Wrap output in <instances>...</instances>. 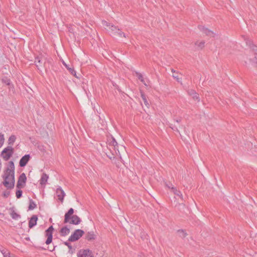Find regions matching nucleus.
Segmentation results:
<instances>
[{"label": "nucleus", "mask_w": 257, "mask_h": 257, "mask_svg": "<svg viewBox=\"0 0 257 257\" xmlns=\"http://www.w3.org/2000/svg\"><path fill=\"white\" fill-rule=\"evenodd\" d=\"M84 234V231L81 229H76L73 234L68 238L69 241H75L78 240Z\"/></svg>", "instance_id": "39448f33"}, {"label": "nucleus", "mask_w": 257, "mask_h": 257, "mask_svg": "<svg viewBox=\"0 0 257 257\" xmlns=\"http://www.w3.org/2000/svg\"><path fill=\"white\" fill-rule=\"evenodd\" d=\"M4 257H14V255L11 254L9 252H8Z\"/></svg>", "instance_id": "58836bf2"}, {"label": "nucleus", "mask_w": 257, "mask_h": 257, "mask_svg": "<svg viewBox=\"0 0 257 257\" xmlns=\"http://www.w3.org/2000/svg\"><path fill=\"white\" fill-rule=\"evenodd\" d=\"M4 136L3 134H0V148L2 146L4 142Z\"/></svg>", "instance_id": "473e14b6"}, {"label": "nucleus", "mask_w": 257, "mask_h": 257, "mask_svg": "<svg viewBox=\"0 0 257 257\" xmlns=\"http://www.w3.org/2000/svg\"><path fill=\"white\" fill-rule=\"evenodd\" d=\"M174 194L177 195V196L179 197L181 199H183V196L181 193V192L177 190L176 188H173V190H172Z\"/></svg>", "instance_id": "a878e982"}, {"label": "nucleus", "mask_w": 257, "mask_h": 257, "mask_svg": "<svg viewBox=\"0 0 257 257\" xmlns=\"http://www.w3.org/2000/svg\"><path fill=\"white\" fill-rule=\"evenodd\" d=\"M22 191L19 189L16 191V195L17 198H20L22 196Z\"/></svg>", "instance_id": "c756f323"}, {"label": "nucleus", "mask_w": 257, "mask_h": 257, "mask_svg": "<svg viewBox=\"0 0 257 257\" xmlns=\"http://www.w3.org/2000/svg\"><path fill=\"white\" fill-rule=\"evenodd\" d=\"M16 140V137L13 135H11L9 138V140H8V144L9 145H13L14 142H15Z\"/></svg>", "instance_id": "5701e85b"}, {"label": "nucleus", "mask_w": 257, "mask_h": 257, "mask_svg": "<svg viewBox=\"0 0 257 257\" xmlns=\"http://www.w3.org/2000/svg\"><path fill=\"white\" fill-rule=\"evenodd\" d=\"M1 251L3 254L4 256H5V254H6L7 253V251L5 250V249L1 250Z\"/></svg>", "instance_id": "a19ab883"}, {"label": "nucleus", "mask_w": 257, "mask_h": 257, "mask_svg": "<svg viewBox=\"0 0 257 257\" xmlns=\"http://www.w3.org/2000/svg\"><path fill=\"white\" fill-rule=\"evenodd\" d=\"M170 127L174 131H178L177 127H176L175 125H173L172 124H171L170 125Z\"/></svg>", "instance_id": "ea45409f"}, {"label": "nucleus", "mask_w": 257, "mask_h": 257, "mask_svg": "<svg viewBox=\"0 0 257 257\" xmlns=\"http://www.w3.org/2000/svg\"><path fill=\"white\" fill-rule=\"evenodd\" d=\"M2 82L6 84L7 85H10L11 83V80L10 79L8 78L7 77H4L2 80Z\"/></svg>", "instance_id": "cd10ccee"}, {"label": "nucleus", "mask_w": 257, "mask_h": 257, "mask_svg": "<svg viewBox=\"0 0 257 257\" xmlns=\"http://www.w3.org/2000/svg\"><path fill=\"white\" fill-rule=\"evenodd\" d=\"M74 213V209L71 208L66 212L64 216V223H69L74 225L79 224L81 220V219L76 215H73Z\"/></svg>", "instance_id": "f03ea898"}, {"label": "nucleus", "mask_w": 257, "mask_h": 257, "mask_svg": "<svg viewBox=\"0 0 257 257\" xmlns=\"http://www.w3.org/2000/svg\"><path fill=\"white\" fill-rule=\"evenodd\" d=\"M109 150L111 151H112V149L113 150V151L115 153L116 155H117V151L118 152V145L116 141L114 138H112V140L109 143Z\"/></svg>", "instance_id": "9b49d317"}, {"label": "nucleus", "mask_w": 257, "mask_h": 257, "mask_svg": "<svg viewBox=\"0 0 257 257\" xmlns=\"http://www.w3.org/2000/svg\"><path fill=\"white\" fill-rule=\"evenodd\" d=\"M53 232H46L45 231V235L47 237V239L46 241V243L47 244H49L52 241V237H53Z\"/></svg>", "instance_id": "dca6fc26"}, {"label": "nucleus", "mask_w": 257, "mask_h": 257, "mask_svg": "<svg viewBox=\"0 0 257 257\" xmlns=\"http://www.w3.org/2000/svg\"><path fill=\"white\" fill-rule=\"evenodd\" d=\"M45 60L42 57L38 56L35 58V63L38 70H41L44 67Z\"/></svg>", "instance_id": "0eeeda50"}, {"label": "nucleus", "mask_w": 257, "mask_h": 257, "mask_svg": "<svg viewBox=\"0 0 257 257\" xmlns=\"http://www.w3.org/2000/svg\"><path fill=\"white\" fill-rule=\"evenodd\" d=\"M195 45L198 47L199 49H202L205 46V41H202L201 42L197 41Z\"/></svg>", "instance_id": "b1692460"}, {"label": "nucleus", "mask_w": 257, "mask_h": 257, "mask_svg": "<svg viewBox=\"0 0 257 257\" xmlns=\"http://www.w3.org/2000/svg\"><path fill=\"white\" fill-rule=\"evenodd\" d=\"M4 181L2 184L7 189H12L15 186V165L13 161H10L8 166L4 171L2 176Z\"/></svg>", "instance_id": "f257e3e1"}, {"label": "nucleus", "mask_w": 257, "mask_h": 257, "mask_svg": "<svg viewBox=\"0 0 257 257\" xmlns=\"http://www.w3.org/2000/svg\"><path fill=\"white\" fill-rule=\"evenodd\" d=\"M56 194L58 199L61 202H63L64 200V197L65 196V193L64 190L62 189L61 187H59L57 188L56 191Z\"/></svg>", "instance_id": "9d476101"}, {"label": "nucleus", "mask_w": 257, "mask_h": 257, "mask_svg": "<svg viewBox=\"0 0 257 257\" xmlns=\"http://www.w3.org/2000/svg\"><path fill=\"white\" fill-rule=\"evenodd\" d=\"M14 149L12 146H8L1 153V156L4 160L8 161L13 155Z\"/></svg>", "instance_id": "20e7f679"}, {"label": "nucleus", "mask_w": 257, "mask_h": 257, "mask_svg": "<svg viewBox=\"0 0 257 257\" xmlns=\"http://www.w3.org/2000/svg\"><path fill=\"white\" fill-rule=\"evenodd\" d=\"M63 64L65 66V67L66 68H67L68 66H67V65H66L64 62H63Z\"/></svg>", "instance_id": "c03bdc74"}, {"label": "nucleus", "mask_w": 257, "mask_h": 257, "mask_svg": "<svg viewBox=\"0 0 257 257\" xmlns=\"http://www.w3.org/2000/svg\"><path fill=\"white\" fill-rule=\"evenodd\" d=\"M189 95H191L193 98L197 101H199V97L198 94H197L194 90L191 89L188 91Z\"/></svg>", "instance_id": "a211bd4d"}, {"label": "nucleus", "mask_w": 257, "mask_h": 257, "mask_svg": "<svg viewBox=\"0 0 257 257\" xmlns=\"http://www.w3.org/2000/svg\"><path fill=\"white\" fill-rule=\"evenodd\" d=\"M69 242V241L68 240L64 242L63 243L69 248L68 253L70 254H73L75 251V248L73 247Z\"/></svg>", "instance_id": "aec40b11"}, {"label": "nucleus", "mask_w": 257, "mask_h": 257, "mask_svg": "<svg viewBox=\"0 0 257 257\" xmlns=\"http://www.w3.org/2000/svg\"><path fill=\"white\" fill-rule=\"evenodd\" d=\"M38 220V217L36 215H33L30 218L29 221V227L30 228H33L34 226L37 224V221Z\"/></svg>", "instance_id": "4468645a"}, {"label": "nucleus", "mask_w": 257, "mask_h": 257, "mask_svg": "<svg viewBox=\"0 0 257 257\" xmlns=\"http://www.w3.org/2000/svg\"><path fill=\"white\" fill-rule=\"evenodd\" d=\"M102 25L104 28L108 31L110 35L116 36L117 31H118V27L108 23L106 21H102Z\"/></svg>", "instance_id": "7ed1b4c3"}, {"label": "nucleus", "mask_w": 257, "mask_h": 257, "mask_svg": "<svg viewBox=\"0 0 257 257\" xmlns=\"http://www.w3.org/2000/svg\"><path fill=\"white\" fill-rule=\"evenodd\" d=\"M252 53L254 55V58L253 59L250 58L249 59L257 64V46H252Z\"/></svg>", "instance_id": "2eb2a0df"}, {"label": "nucleus", "mask_w": 257, "mask_h": 257, "mask_svg": "<svg viewBox=\"0 0 257 257\" xmlns=\"http://www.w3.org/2000/svg\"><path fill=\"white\" fill-rule=\"evenodd\" d=\"M10 195V191H5L3 193V196L5 198H8Z\"/></svg>", "instance_id": "c9c22d12"}, {"label": "nucleus", "mask_w": 257, "mask_h": 257, "mask_svg": "<svg viewBox=\"0 0 257 257\" xmlns=\"http://www.w3.org/2000/svg\"><path fill=\"white\" fill-rule=\"evenodd\" d=\"M69 232L70 229L67 226L62 227L60 231V234L62 236H66Z\"/></svg>", "instance_id": "f3484780"}, {"label": "nucleus", "mask_w": 257, "mask_h": 257, "mask_svg": "<svg viewBox=\"0 0 257 257\" xmlns=\"http://www.w3.org/2000/svg\"><path fill=\"white\" fill-rule=\"evenodd\" d=\"M26 239L27 240H29L30 239V238H29V237H27V238H26Z\"/></svg>", "instance_id": "a18cd8bd"}, {"label": "nucleus", "mask_w": 257, "mask_h": 257, "mask_svg": "<svg viewBox=\"0 0 257 257\" xmlns=\"http://www.w3.org/2000/svg\"><path fill=\"white\" fill-rule=\"evenodd\" d=\"M48 178H49V177L46 174L43 173L42 174L41 179L40 180V184L42 185H45L46 184V182H47Z\"/></svg>", "instance_id": "6ab92c4d"}, {"label": "nucleus", "mask_w": 257, "mask_h": 257, "mask_svg": "<svg viewBox=\"0 0 257 257\" xmlns=\"http://www.w3.org/2000/svg\"><path fill=\"white\" fill-rule=\"evenodd\" d=\"M171 71H172V72L174 73L175 74L176 73V72H175V71L173 69H171Z\"/></svg>", "instance_id": "37998d69"}, {"label": "nucleus", "mask_w": 257, "mask_h": 257, "mask_svg": "<svg viewBox=\"0 0 257 257\" xmlns=\"http://www.w3.org/2000/svg\"><path fill=\"white\" fill-rule=\"evenodd\" d=\"M181 119L176 120V121L177 122H181Z\"/></svg>", "instance_id": "79ce46f5"}, {"label": "nucleus", "mask_w": 257, "mask_h": 257, "mask_svg": "<svg viewBox=\"0 0 257 257\" xmlns=\"http://www.w3.org/2000/svg\"><path fill=\"white\" fill-rule=\"evenodd\" d=\"M198 28L201 31H202L203 33L205 34L206 35L210 37L214 36V33L212 31H210L209 29H208L207 28H206L202 26H199Z\"/></svg>", "instance_id": "ddd939ff"}, {"label": "nucleus", "mask_w": 257, "mask_h": 257, "mask_svg": "<svg viewBox=\"0 0 257 257\" xmlns=\"http://www.w3.org/2000/svg\"><path fill=\"white\" fill-rule=\"evenodd\" d=\"M166 186L169 189H171L172 190H173V188H175V187H173V185L170 182L169 183H165Z\"/></svg>", "instance_id": "72a5a7b5"}, {"label": "nucleus", "mask_w": 257, "mask_h": 257, "mask_svg": "<svg viewBox=\"0 0 257 257\" xmlns=\"http://www.w3.org/2000/svg\"><path fill=\"white\" fill-rule=\"evenodd\" d=\"M115 36H118L120 37H124V38L126 37V36L125 35V34L123 32L121 31L118 28V31H117L116 35Z\"/></svg>", "instance_id": "bb28decb"}, {"label": "nucleus", "mask_w": 257, "mask_h": 257, "mask_svg": "<svg viewBox=\"0 0 257 257\" xmlns=\"http://www.w3.org/2000/svg\"><path fill=\"white\" fill-rule=\"evenodd\" d=\"M67 69L69 70V71L72 74L73 76H75L76 77H77L76 76V73L75 71L74 70L73 68H70L68 67Z\"/></svg>", "instance_id": "7c9ffc66"}, {"label": "nucleus", "mask_w": 257, "mask_h": 257, "mask_svg": "<svg viewBox=\"0 0 257 257\" xmlns=\"http://www.w3.org/2000/svg\"><path fill=\"white\" fill-rule=\"evenodd\" d=\"M27 180V177L24 173L20 175L19 177L18 181L17 184V188L19 189L23 188L25 187Z\"/></svg>", "instance_id": "423d86ee"}, {"label": "nucleus", "mask_w": 257, "mask_h": 257, "mask_svg": "<svg viewBox=\"0 0 257 257\" xmlns=\"http://www.w3.org/2000/svg\"><path fill=\"white\" fill-rule=\"evenodd\" d=\"M173 77L174 78L176 79L178 82L181 83V78L179 77L177 72H176L175 74H173Z\"/></svg>", "instance_id": "2f4dec72"}, {"label": "nucleus", "mask_w": 257, "mask_h": 257, "mask_svg": "<svg viewBox=\"0 0 257 257\" xmlns=\"http://www.w3.org/2000/svg\"><path fill=\"white\" fill-rule=\"evenodd\" d=\"M138 79L142 82H143L145 85H146V83H145V81H144V79L143 75L141 74H140V73H138Z\"/></svg>", "instance_id": "f704fd0d"}, {"label": "nucleus", "mask_w": 257, "mask_h": 257, "mask_svg": "<svg viewBox=\"0 0 257 257\" xmlns=\"http://www.w3.org/2000/svg\"><path fill=\"white\" fill-rule=\"evenodd\" d=\"M107 156L110 160L114 159L115 157V155L113 153H112L110 155H108L107 154Z\"/></svg>", "instance_id": "e433bc0d"}, {"label": "nucleus", "mask_w": 257, "mask_h": 257, "mask_svg": "<svg viewBox=\"0 0 257 257\" xmlns=\"http://www.w3.org/2000/svg\"><path fill=\"white\" fill-rule=\"evenodd\" d=\"M178 232L179 233L180 236L182 238H184L187 235L186 233L185 232V231L183 230H178Z\"/></svg>", "instance_id": "c85d7f7f"}, {"label": "nucleus", "mask_w": 257, "mask_h": 257, "mask_svg": "<svg viewBox=\"0 0 257 257\" xmlns=\"http://www.w3.org/2000/svg\"><path fill=\"white\" fill-rule=\"evenodd\" d=\"M97 235L93 231H88L85 234V238L89 241L95 240L97 238Z\"/></svg>", "instance_id": "1a4fd4ad"}, {"label": "nucleus", "mask_w": 257, "mask_h": 257, "mask_svg": "<svg viewBox=\"0 0 257 257\" xmlns=\"http://www.w3.org/2000/svg\"><path fill=\"white\" fill-rule=\"evenodd\" d=\"M30 155H25L20 160L19 165L21 167H25L30 159Z\"/></svg>", "instance_id": "f8f14e48"}, {"label": "nucleus", "mask_w": 257, "mask_h": 257, "mask_svg": "<svg viewBox=\"0 0 257 257\" xmlns=\"http://www.w3.org/2000/svg\"><path fill=\"white\" fill-rule=\"evenodd\" d=\"M37 207V205L35 202L32 199H30L29 200V210H33L36 208Z\"/></svg>", "instance_id": "4be33fe9"}, {"label": "nucleus", "mask_w": 257, "mask_h": 257, "mask_svg": "<svg viewBox=\"0 0 257 257\" xmlns=\"http://www.w3.org/2000/svg\"><path fill=\"white\" fill-rule=\"evenodd\" d=\"M141 97L142 98V99L144 101V104H145V105L147 107H148L149 106V102L147 100V97H146L145 94L143 92H141Z\"/></svg>", "instance_id": "393cba45"}, {"label": "nucleus", "mask_w": 257, "mask_h": 257, "mask_svg": "<svg viewBox=\"0 0 257 257\" xmlns=\"http://www.w3.org/2000/svg\"><path fill=\"white\" fill-rule=\"evenodd\" d=\"M10 209L12 210L10 215L13 219L17 220L21 217V215L16 213L13 208H11Z\"/></svg>", "instance_id": "412c9836"}, {"label": "nucleus", "mask_w": 257, "mask_h": 257, "mask_svg": "<svg viewBox=\"0 0 257 257\" xmlns=\"http://www.w3.org/2000/svg\"><path fill=\"white\" fill-rule=\"evenodd\" d=\"M54 230V228L53 227V226H50L46 230V232H52Z\"/></svg>", "instance_id": "4c0bfd02"}, {"label": "nucleus", "mask_w": 257, "mask_h": 257, "mask_svg": "<svg viewBox=\"0 0 257 257\" xmlns=\"http://www.w3.org/2000/svg\"><path fill=\"white\" fill-rule=\"evenodd\" d=\"M78 257H93L89 249H81L77 253Z\"/></svg>", "instance_id": "6e6552de"}]
</instances>
